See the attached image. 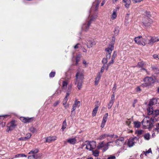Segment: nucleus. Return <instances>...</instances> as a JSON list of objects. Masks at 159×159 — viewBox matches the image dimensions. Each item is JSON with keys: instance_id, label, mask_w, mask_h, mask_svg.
Listing matches in <instances>:
<instances>
[{"instance_id": "nucleus-1", "label": "nucleus", "mask_w": 159, "mask_h": 159, "mask_svg": "<svg viewBox=\"0 0 159 159\" xmlns=\"http://www.w3.org/2000/svg\"><path fill=\"white\" fill-rule=\"evenodd\" d=\"M75 84L79 89L82 88L83 81L84 79V75L83 70L81 69H78L75 75Z\"/></svg>"}, {"instance_id": "nucleus-2", "label": "nucleus", "mask_w": 159, "mask_h": 159, "mask_svg": "<svg viewBox=\"0 0 159 159\" xmlns=\"http://www.w3.org/2000/svg\"><path fill=\"white\" fill-rule=\"evenodd\" d=\"M85 146L86 149L89 151H91L96 147V143L94 141H86L85 143L82 144V146L83 148Z\"/></svg>"}, {"instance_id": "nucleus-3", "label": "nucleus", "mask_w": 159, "mask_h": 159, "mask_svg": "<svg viewBox=\"0 0 159 159\" xmlns=\"http://www.w3.org/2000/svg\"><path fill=\"white\" fill-rule=\"evenodd\" d=\"M134 41L138 44L144 46L147 44V37L143 38L141 36H139L135 38Z\"/></svg>"}, {"instance_id": "nucleus-4", "label": "nucleus", "mask_w": 159, "mask_h": 159, "mask_svg": "<svg viewBox=\"0 0 159 159\" xmlns=\"http://www.w3.org/2000/svg\"><path fill=\"white\" fill-rule=\"evenodd\" d=\"M150 119L149 117H146L141 122L143 126L146 128L150 129L153 126L152 123L150 122Z\"/></svg>"}, {"instance_id": "nucleus-5", "label": "nucleus", "mask_w": 159, "mask_h": 159, "mask_svg": "<svg viewBox=\"0 0 159 159\" xmlns=\"http://www.w3.org/2000/svg\"><path fill=\"white\" fill-rule=\"evenodd\" d=\"M97 18V17H94L93 16H89V20L88 22V23L86 24H84L82 26V29L85 30L87 31L89 29L90 25L91 24V22L93 21V20Z\"/></svg>"}, {"instance_id": "nucleus-6", "label": "nucleus", "mask_w": 159, "mask_h": 159, "mask_svg": "<svg viewBox=\"0 0 159 159\" xmlns=\"http://www.w3.org/2000/svg\"><path fill=\"white\" fill-rule=\"evenodd\" d=\"M113 44L110 45L108 48L106 49V51H107V58H110L111 57V54L112 51L114 49Z\"/></svg>"}, {"instance_id": "nucleus-7", "label": "nucleus", "mask_w": 159, "mask_h": 159, "mask_svg": "<svg viewBox=\"0 0 159 159\" xmlns=\"http://www.w3.org/2000/svg\"><path fill=\"white\" fill-rule=\"evenodd\" d=\"M143 23L146 26H149L153 22V21L150 18H148V17H146L144 18L143 20Z\"/></svg>"}, {"instance_id": "nucleus-8", "label": "nucleus", "mask_w": 159, "mask_h": 159, "mask_svg": "<svg viewBox=\"0 0 159 159\" xmlns=\"http://www.w3.org/2000/svg\"><path fill=\"white\" fill-rule=\"evenodd\" d=\"M149 38H147V44H152L156 42L159 41V39L156 37H149Z\"/></svg>"}, {"instance_id": "nucleus-9", "label": "nucleus", "mask_w": 159, "mask_h": 159, "mask_svg": "<svg viewBox=\"0 0 159 159\" xmlns=\"http://www.w3.org/2000/svg\"><path fill=\"white\" fill-rule=\"evenodd\" d=\"M143 80L145 83L146 86L150 85L151 84L154 82L153 79L151 77H146L144 78Z\"/></svg>"}, {"instance_id": "nucleus-10", "label": "nucleus", "mask_w": 159, "mask_h": 159, "mask_svg": "<svg viewBox=\"0 0 159 159\" xmlns=\"http://www.w3.org/2000/svg\"><path fill=\"white\" fill-rule=\"evenodd\" d=\"M20 120L25 123H30L33 120V118L28 117H21L20 118Z\"/></svg>"}, {"instance_id": "nucleus-11", "label": "nucleus", "mask_w": 159, "mask_h": 159, "mask_svg": "<svg viewBox=\"0 0 159 159\" xmlns=\"http://www.w3.org/2000/svg\"><path fill=\"white\" fill-rule=\"evenodd\" d=\"M108 116V113H106L104 115L102 120V121L101 127L102 128H103L104 127L105 124L107 122Z\"/></svg>"}, {"instance_id": "nucleus-12", "label": "nucleus", "mask_w": 159, "mask_h": 159, "mask_svg": "<svg viewBox=\"0 0 159 159\" xmlns=\"http://www.w3.org/2000/svg\"><path fill=\"white\" fill-rule=\"evenodd\" d=\"M124 138L121 137L117 139L115 141L116 145L117 146H120L124 143Z\"/></svg>"}, {"instance_id": "nucleus-13", "label": "nucleus", "mask_w": 159, "mask_h": 159, "mask_svg": "<svg viewBox=\"0 0 159 159\" xmlns=\"http://www.w3.org/2000/svg\"><path fill=\"white\" fill-rule=\"evenodd\" d=\"M46 140L45 142L50 143L51 142L55 141L57 139V138L56 136H49L46 138Z\"/></svg>"}, {"instance_id": "nucleus-14", "label": "nucleus", "mask_w": 159, "mask_h": 159, "mask_svg": "<svg viewBox=\"0 0 159 159\" xmlns=\"http://www.w3.org/2000/svg\"><path fill=\"white\" fill-rule=\"evenodd\" d=\"M118 136L116 135H115L114 134H107V139L108 141L111 140L112 139H115L118 138Z\"/></svg>"}, {"instance_id": "nucleus-15", "label": "nucleus", "mask_w": 159, "mask_h": 159, "mask_svg": "<svg viewBox=\"0 0 159 159\" xmlns=\"http://www.w3.org/2000/svg\"><path fill=\"white\" fill-rule=\"evenodd\" d=\"M134 138L129 139L127 142V145L129 147L133 146L134 144Z\"/></svg>"}, {"instance_id": "nucleus-16", "label": "nucleus", "mask_w": 159, "mask_h": 159, "mask_svg": "<svg viewBox=\"0 0 159 159\" xmlns=\"http://www.w3.org/2000/svg\"><path fill=\"white\" fill-rule=\"evenodd\" d=\"M95 44V42L93 40H89L87 43V46L88 48H90L94 45Z\"/></svg>"}, {"instance_id": "nucleus-17", "label": "nucleus", "mask_w": 159, "mask_h": 159, "mask_svg": "<svg viewBox=\"0 0 159 159\" xmlns=\"http://www.w3.org/2000/svg\"><path fill=\"white\" fill-rule=\"evenodd\" d=\"M117 16V10L116 9L114 10L111 17V19L113 20L116 18Z\"/></svg>"}, {"instance_id": "nucleus-18", "label": "nucleus", "mask_w": 159, "mask_h": 159, "mask_svg": "<svg viewBox=\"0 0 159 159\" xmlns=\"http://www.w3.org/2000/svg\"><path fill=\"white\" fill-rule=\"evenodd\" d=\"M101 76L102 74L100 73H98L97 74V77L95 78V85L98 84Z\"/></svg>"}, {"instance_id": "nucleus-19", "label": "nucleus", "mask_w": 159, "mask_h": 159, "mask_svg": "<svg viewBox=\"0 0 159 159\" xmlns=\"http://www.w3.org/2000/svg\"><path fill=\"white\" fill-rule=\"evenodd\" d=\"M158 102V99L156 98H154L150 100L149 102V105L152 106L153 105L156 104Z\"/></svg>"}, {"instance_id": "nucleus-20", "label": "nucleus", "mask_w": 159, "mask_h": 159, "mask_svg": "<svg viewBox=\"0 0 159 159\" xmlns=\"http://www.w3.org/2000/svg\"><path fill=\"white\" fill-rule=\"evenodd\" d=\"M123 1L125 3V7L129 8L131 2L130 0H123Z\"/></svg>"}, {"instance_id": "nucleus-21", "label": "nucleus", "mask_w": 159, "mask_h": 159, "mask_svg": "<svg viewBox=\"0 0 159 159\" xmlns=\"http://www.w3.org/2000/svg\"><path fill=\"white\" fill-rule=\"evenodd\" d=\"M113 141H110L109 142H108L106 144H105L103 148H102V150L103 152H105L108 149V148L109 146L110 145V143H112Z\"/></svg>"}, {"instance_id": "nucleus-22", "label": "nucleus", "mask_w": 159, "mask_h": 159, "mask_svg": "<svg viewBox=\"0 0 159 159\" xmlns=\"http://www.w3.org/2000/svg\"><path fill=\"white\" fill-rule=\"evenodd\" d=\"M16 121L15 120H13L11 121V129H13L17 126Z\"/></svg>"}, {"instance_id": "nucleus-23", "label": "nucleus", "mask_w": 159, "mask_h": 159, "mask_svg": "<svg viewBox=\"0 0 159 159\" xmlns=\"http://www.w3.org/2000/svg\"><path fill=\"white\" fill-rule=\"evenodd\" d=\"M67 141L70 144H74L76 143L77 140L75 138H74L69 139Z\"/></svg>"}, {"instance_id": "nucleus-24", "label": "nucleus", "mask_w": 159, "mask_h": 159, "mask_svg": "<svg viewBox=\"0 0 159 159\" xmlns=\"http://www.w3.org/2000/svg\"><path fill=\"white\" fill-rule=\"evenodd\" d=\"M39 152V150L37 148H35L33 149L29 153V154H36Z\"/></svg>"}, {"instance_id": "nucleus-25", "label": "nucleus", "mask_w": 159, "mask_h": 159, "mask_svg": "<svg viewBox=\"0 0 159 159\" xmlns=\"http://www.w3.org/2000/svg\"><path fill=\"white\" fill-rule=\"evenodd\" d=\"M98 107L97 106H96L95 108L93 109L92 112V116H96V114L98 110Z\"/></svg>"}, {"instance_id": "nucleus-26", "label": "nucleus", "mask_w": 159, "mask_h": 159, "mask_svg": "<svg viewBox=\"0 0 159 159\" xmlns=\"http://www.w3.org/2000/svg\"><path fill=\"white\" fill-rule=\"evenodd\" d=\"M80 104V101H75V103L73 105V106L75 107H79Z\"/></svg>"}, {"instance_id": "nucleus-27", "label": "nucleus", "mask_w": 159, "mask_h": 159, "mask_svg": "<svg viewBox=\"0 0 159 159\" xmlns=\"http://www.w3.org/2000/svg\"><path fill=\"white\" fill-rule=\"evenodd\" d=\"M134 126L135 128H139L140 127L141 123L140 122L137 121L134 122Z\"/></svg>"}, {"instance_id": "nucleus-28", "label": "nucleus", "mask_w": 159, "mask_h": 159, "mask_svg": "<svg viewBox=\"0 0 159 159\" xmlns=\"http://www.w3.org/2000/svg\"><path fill=\"white\" fill-rule=\"evenodd\" d=\"M114 59L111 58V60L109 62V63L107 64L106 67V70H107L108 69L109 67L111 64H113L114 62Z\"/></svg>"}, {"instance_id": "nucleus-29", "label": "nucleus", "mask_w": 159, "mask_h": 159, "mask_svg": "<svg viewBox=\"0 0 159 159\" xmlns=\"http://www.w3.org/2000/svg\"><path fill=\"white\" fill-rule=\"evenodd\" d=\"M148 113V115L153 114V110L152 108L149 107L147 109Z\"/></svg>"}, {"instance_id": "nucleus-30", "label": "nucleus", "mask_w": 159, "mask_h": 159, "mask_svg": "<svg viewBox=\"0 0 159 159\" xmlns=\"http://www.w3.org/2000/svg\"><path fill=\"white\" fill-rule=\"evenodd\" d=\"M105 144L104 143V142L102 141L99 143L98 146V149H100L101 148H102L104 146Z\"/></svg>"}, {"instance_id": "nucleus-31", "label": "nucleus", "mask_w": 159, "mask_h": 159, "mask_svg": "<svg viewBox=\"0 0 159 159\" xmlns=\"http://www.w3.org/2000/svg\"><path fill=\"white\" fill-rule=\"evenodd\" d=\"M93 155L96 157H98L99 156V152L97 150L92 151Z\"/></svg>"}, {"instance_id": "nucleus-32", "label": "nucleus", "mask_w": 159, "mask_h": 159, "mask_svg": "<svg viewBox=\"0 0 159 159\" xmlns=\"http://www.w3.org/2000/svg\"><path fill=\"white\" fill-rule=\"evenodd\" d=\"M67 124L66 120H64L62 123V125L61 128L62 130L63 131L64 129L66 127Z\"/></svg>"}, {"instance_id": "nucleus-33", "label": "nucleus", "mask_w": 159, "mask_h": 159, "mask_svg": "<svg viewBox=\"0 0 159 159\" xmlns=\"http://www.w3.org/2000/svg\"><path fill=\"white\" fill-rule=\"evenodd\" d=\"M115 100V95L114 94H113L111 96V100L109 102V103L111 105H113Z\"/></svg>"}, {"instance_id": "nucleus-34", "label": "nucleus", "mask_w": 159, "mask_h": 159, "mask_svg": "<svg viewBox=\"0 0 159 159\" xmlns=\"http://www.w3.org/2000/svg\"><path fill=\"white\" fill-rule=\"evenodd\" d=\"M120 30V28L119 27H116L115 28V30L114 31V34L116 35H117L118 34Z\"/></svg>"}, {"instance_id": "nucleus-35", "label": "nucleus", "mask_w": 159, "mask_h": 159, "mask_svg": "<svg viewBox=\"0 0 159 159\" xmlns=\"http://www.w3.org/2000/svg\"><path fill=\"white\" fill-rule=\"evenodd\" d=\"M150 135L149 133H147L145 134L144 135V137L145 140H148L150 139Z\"/></svg>"}, {"instance_id": "nucleus-36", "label": "nucleus", "mask_w": 159, "mask_h": 159, "mask_svg": "<svg viewBox=\"0 0 159 159\" xmlns=\"http://www.w3.org/2000/svg\"><path fill=\"white\" fill-rule=\"evenodd\" d=\"M29 130L31 132H32L33 133H36L37 132V130L36 129L33 127H30V128Z\"/></svg>"}, {"instance_id": "nucleus-37", "label": "nucleus", "mask_w": 159, "mask_h": 159, "mask_svg": "<svg viewBox=\"0 0 159 159\" xmlns=\"http://www.w3.org/2000/svg\"><path fill=\"white\" fill-rule=\"evenodd\" d=\"M107 137V134H104L100 135L98 138V139L100 140H102Z\"/></svg>"}, {"instance_id": "nucleus-38", "label": "nucleus", "mask_w": 159, "mask_h": 159, "mask_svg": "<svg viewBox=\"0 0 159 159\" xmlns=\"http://www.w3.org/2000/svg\"><path fill=\"white\" fill-rule=\"evenodd\" d=\"M143 153L144 154H145L146 156H147V154L150 153L152 154V151L151 148H149L148 151L146 150V151H143Z\"/></svg>"}, {"instance_id": "nucleus-39", "label": "nucleus", "mask_w": 159, "mask_h": 159, "mask_svg": "<svg viewBox=\"0 0 159 159\" xmlns=\"http://www.w3.org/2000/svg\"><path fill=\"white\" fill-rule=\"evenodd\" d=\"M34 156L35 159H40L42 156V154L40 153L34 154Z\"/></svg>"}, {"instance_id": "nucleus-40", "label": "nucleus", "mask_w": 159, "mask_h": 159, "mask_svg": "<svg viewBox=\"0 0 159 159\" xmlns=\"http://www.w3.org/2000/svg\"><path fill=\"white\" fill-rule=\"evenodd\" d=\"M143 65L144 63L143 62H138L137 66L139 68H142L143 69L142 67L143 66Z\"/></svg>"}, {"instance_id": "nucleus-41", "label": "nucleus", "mask_w": 159, "mask_h": 159, "mask_svg": "<svg viewBox=\"0 0 159 159\" xmlns=\"http://www.w3.org/2000/svg\"><path fill=\"white\" fill-rule=\"evenodd\" d=\"M15 157H27L26 155L24 154H20L18 155H16L15 156Z\"/></svg>"}, {"instance_id": "nucleus-42", "label": "nucleus", "mask_w": 159, "mask_h": 159, "mask_svg": "<svg viewBox=\"0 0 159 159\" xmlns=\"http://www.w3.org/2000/svg\"><path fill=\"white\" fill-rule=\"evenodd\" d=\"M68 83L66 81H63L62 83V87L63 89H66V88Z\"/></svg>"}, {"instance_id": "nucleus-43", "label": "nucleus", "mask_w": 159, "mask_h": 159, "mask_svg": "<svg viewBox=\"0 0 159 159\" xmlns=\"http://www.w3.org/2000/svg\"><path fill=\"white\" fill-rule=\"evenodd\" d=\"M81 55H79L77 56L76 58V65H77L78 64V63L80 60V58L81 57Z\"/></svg>"}, {"instance_id": "nucleus-44", "label": "nucleus", "mask_w": 159, "mask_h": 159, "mask_svg": "<svg viewBox=\"0 0 159 159\" xmlns=\"http://www.w3.org/2000/svg\"><path fill=\"white\" fill-rule=\"evenodd\" d=\"M71 86H69L68 87V90L67 92L66 95L65 97H66L67 98L68 96H69L70 94V89H71Z\"/></svg>"}, {"instance_id": "nucleus-45", "label": "nucleus", "mask_w": 159, "mask_h": 159, "mask_svg": "<svg viewBox=\"0 0 159 159\" xmlns=\"http://www.w3.org/2000/svg\"><path fill=\"white\" fill-rule=\"evenodd\" d=\"M107 66L105 65H104L101 68L100 72L102 75V73L103 72L105 69L106 70Z\"/></svg>"}, {"instance_id": "nucleus-46", "label": "nucleus", "mask_w": 159, "mask_h": 159, "mask_svg": "<svg viewBox=\"0 0 159 159\" xmlns=\"http://www.w3.org/2000/svg\"><path fill=\"white\" fill-rule=\"evenodd\" d=\"M32 136V134L30 133H28L26 135V136L25 137V138L26 140H27L29 139Z\"/></svg>"}, {"instance_id": "nucleus-47", "label": "nucleus", "mask_w": 159, "mask_h": 159, "mask_svg": "<svg viewBox=\"0 0 159 159\" xmlns=\"http://www.w3.org/2000/svg\"><path fill=\"white\" fill-rule=\"evenodd\" d=\"M154 130L158 133L159 132V126L156 124H155V127L154 129Z\"/></svg>"}, {"instance_id": "nucleus-48", "label": "nucleus", "mask_w": 159, "mask_h": 159, "mask_svg": "<svg viewBox=\"0 0 159 159\" xmlns=\"http://www.w3.org/2000/svg\"><path fill=\"white\" fill-rule=\"evenodd\" d=\"M159 114V110H156L153 111V115L155 116L158 115Z\"/></svg>"}, {"instance_id": "nucleus-49", "label": "nucleus", "mask_w": 159, "mask_h": 159, "mask_svg": "<svg viewBox=\"0 0 159 159\" xmlns=\"http://www.w3.org/2000/svg\"><path fill=\"white\" fill-rule=\"evenodd\" d=\"M68 100L67 98L66 97H65L63 101V104L64 105L66 104V102Z\"/></svg>"}, {"instance_id": "nucleus-50", "label": "nucleus", "mask_w": 159, "mask_h": 159, "mask_svg": "<svg viewBox=\"0 0 159 159\" xmlns=\"http://www.w3.org/2000/svg\"><path fill=\"white\" fill-rule=\"evenodd\" d=\"M107 58H104L102 60V62L104 64V65H105V64L107 63Z\"/></svg>"}, {"instance_id": "nucleus-51", "label": "nucleus", "mask_w": 159, "mask_h": 159, "mask_svg": "<svg viewBox=\"0 0 159 159\" xmlns=\"http://www.w3.org/2000/svg\"><path fill=\"white\" fill-rule=\"evenodd\" d=\"M137 132L138 134L140 135L142 134L143 132V131L142 130H139L137 131Z\"/></svg>"}, {"instance_id": "nucleus-52", "label": "nucleus", "mask_w": 159, "mask_h": 159, "mask_svg": "<svg viewBox=\"0 0 159 159\" xmlns=\"http://www.w3.org/2000/svg\"><path fill=\"white\" fill-rule=\"evenodd\" d=\"M55 72H52L49 74V76L51 77H52L54 76L55 75Z\"/></svg>"}, {"instance_id": "nucleus-53", "label": "nucleus", "mask_w": 159, "mask_h": 159, "mask_svg": "<svg viewBox=\"0 0 159 159\" xmlns=\"http://www.w3.org/2000/svg\"><path fill=\"white\" fill-rule=\"evenodd\" d=\"M150 122H152V124H153V123L155 122L156 120V119H155L154 118H151L150 119Z\"/></svg>"}, {"instance_id": "nucleus-54", "label": "nucleus", "mask_w": 159, "mask_h": 159, "mask_svg": "<svg viewBox=\"0 0 159 159\" xmlns=\"http://www.w3.org/2000/svg\"><path fill=\"white\" fill-rule=\"evenodd\" d=\"M99 3H100V2H98L97 3V4L95 5V11H97L98 10Z\"/></svg>"}, {"instance_id": "nucleus-55", "label": "nucleus", "mask_w": 159, "mask_h": 159, "mask_svg": "<svg viewBox=\"0 0 159 159\" xmlns=\"http://www.w3.org/2000/svg\"><path fill=\"white\" fill-rule=\"evenodd\" d=\"M28 158V159H35L34 155L29 156Z\"/></svg>"}, {"instance_id": "nucleus-56", "label": "nucleus", "mask_w": 159, "mask_h": 159, "mask_svg": "<svg viewBox=\"0 0 159 159\" xmlns=\"http://www.w3.org/2000/svg\"><path fill=\"white\" fill-rule=\"evenodd\" d=\"M116 56V53L115 52H114L113 54L112 55L111 58L115 59Z\"/></svg>"}, {"instance_id": "nucleus-57", "label": "nucleus", "mask_w": 159, "mask_h": 159, "mask_svg": "<svg viewBox=\"0 0 159 159\" xmlns=\"http://www.w3.org/2000/svg\"><path fill=\"white\" fill-rule=\"evenodd\" d=\"M154 58L156 59H159V57H158V55L157 54L154 55L153 56Z\"/></svg>"}, {"instance_id": "nucleus-58", "label": "nucleus", "mask_w": 159, "mask_h": 159, "mask_svg": "<svg viewBox=\"0 0 159 159\" xmlns=\"http://www.w3.org/2000/svg\"><path fill=\"white\" fill-rule=\"evenodd\" d=\"M59 101H57L53 104V106L54 107H56L57 105H58L59 104Z\"/></svg>"}, {"instance_id": "nucleus-59", "label": "nucleus", "mask_w": 159, "mask_h": 159, "mask_svg": "<svg viewBox=\"0 0 159 159\" xmlns=\"http://www.w3.org/2000/svg\"><path fill=\"white\" fill-rule=\"evenodd\" d=\"M126 124L128 125H129L130 124L131 122L130 120H128L126 121Z\"/></svg>"}, {"instance_id": "nucleus-60", "label": "nucleus", "mask_w": 159, "mask_h": 159, "mask_svg": "<svg viewBox=\"0 0 159 159\" xmlns=\"http://www.w3.org/2000/svg\"><path fill=\"white\" fill-rule=\"evenodd\" d=\"M116 157L115 156H110L108 157V159H115Z\"/></svg>"}, {"instance_id": "nucleus-61", "label": "nucleus", "mask_w": 159, "mask_h": 159, "mask_svg": "<svg viewBox=\"0 0 159 159\" xmlns=\"http://www.w3.org/2000/svg\"><path fill=\"white\" fill-rule=\"evenodd\" d=\"M19 140H23V141H25V140H26L25 139V137L20 138H19Z\"/></svg>"}, {"instance_id": "nucleus-62", "label": "nucleus", "mask_w": 159, "mask_h": 159, "mask_svg": "<svg viewBox=\"0 0 159 159\" xmlns=\"http://www.w3.org/2000/svg\"><path fill=\"white\" fill-rule=\"evenodd\" d=\"M80 45V44L79 43L77 44L76 45H75L74 46V48L75 49H77L79 48V46Z\"/></svg>"}, {"instance_id": "nucleus-63", "label": "nucleus", "mask_w": 159, "mask_h": 159, "mask_svg": "<svg viewBox=\"0 0 159 159\" xmlns=\"http://www.w3.org/2000/svg\"><path fill=\"white\" fill-rule=\"evenodd\" d=\"M75 115V113L73 111H71V114L70 115V116L72 117H73Z\"/></svg>"}, {"instance_id": "nucleus-64", "label": "nucleus", "mask_w": 159, "mask_h": 159, "mask_svg": "<svg viewBox=\"0 0 159 159\" xmlns=\"http://www.w3.org/2000/svg\"><path fill=\"white\" fill-rule=\"evenodd\" d=\"M83 63L85 66H86L87 65V62L85 60H83Z\"/></svg>"}]
</instances>
